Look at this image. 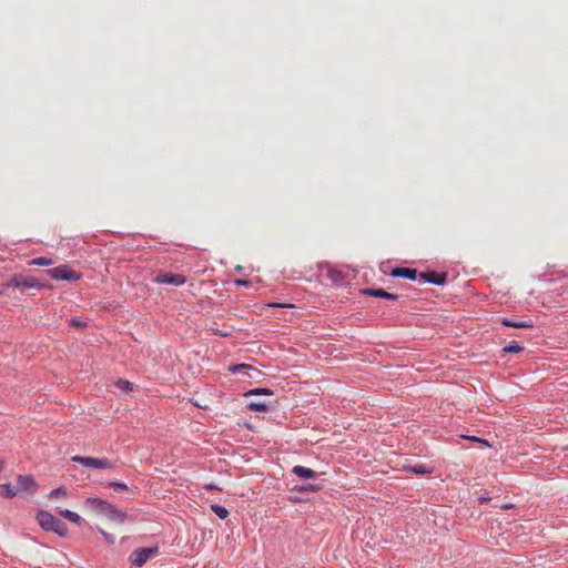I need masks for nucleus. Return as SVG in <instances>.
Returning <instances> with one entry per match:
<instances>
[{"label":"nucleus","mask_w":568,"mask_h":568,"mask_svg":"<svg viewBox=\"0 0 568 568\" xmlns=\"http://www.w3.org/2000/svg\"><path fill=\"white\" fill-rule=\"evenodd\" d=\"M36 280H38V283L43 285L39 290H52L53 288V286L48 282L47 275H44L43 273L41 276H36Z\"/></svg>","instance_id":"nucleus-29"},{"label":"nucleus","mask_w":568,"mask_h":568,"mask_svg":"<svg viewBox=\"0 0 568 568\" xmlns=\"http://www.w3.org/2000/svg\"><path fill=\"white\" fill-rule=\"evenodd\" d=\"M43 286L38 283L36 276H26L23 274H14L9 281H7V287L19 288L21 292L28 288H40Z\"/></svg>","instance_id":"nucleus-4"},{"label":"nucleus","mask_w":568,"mask_h":568,"mask_svg":"<svg viewBox=\"0 0 568 568\" xmlns=\"http://www.w3.org/2000/svg\"><path fill=\"white\" fill-rule=\"evenodd\" d=\"M17 486L20 493H27L28 495H34L39 488L32 475H18Z\"/></svg>","instance_id":"nucleus-8"},{"label":"nucleus","mask_w":568,"mask_h":568,"mask_svg":"<svg viewBox=\"0 0 568 568\" xmlns=\"http://www.w3.org/2000/svg\"><path fill=\"white\" fill-rule=\"evenodd\" d=\"M71 460L73 463L80 464V465H82L84 467H88V468H95V469H98V466H99V458H95V457L77 455V456H73L71 458Z\"/></svg>","instance_id":"nucleus-14"},{"label":"nucleus","mask_w":568,"mask_h":568,"mask_svg":"<svg viewBox=\"0 0 568 568\" xmlns=\"http://www.w3.org/2000/svg\"><path fill=\"white\" fill-rule=\"evenodd\" d=\"M257 395L273 396L274 392L266 387H256V388L248 389L244 393L245 397L257 396Z\"/></svg>","instance_id":"nucleus-19"},{"label":"nucleus","mask_w":568,"mask_h":568,"mask_svg":"<svg viewBox=\"0 0 568 568\" xmlns=\"http://www.w3.org/2000/svg\"><path fill=\"white\" fill-rule=\"evenodd\" d=\"M246 407L252 412H268L273 408V404L266 400L250 402Z\"/></svg>","instance_id":"nucleus-18"},{"label":"nucleus","mask_w":568,"mask_h":568,"mask_svg":"<svg viewBox=\"0 0 568 568\" xmlns=\"http://www.w3.org/2000/svg\"><path fill=\"white\" fill-rule=\"evenodd\" d=\"M245 369H252V371H255V372H257L258 374H261V372H260V371H257L256 368H254L252 365L244 364V363H242V364H235V365H233V366L230 368V371H231L232 373H239V372H242V371H245Z\"/></svg>","instance_id":"nucleus-26"},{"label":"nucleus","mask_w":568,"mask_h":568,"mask_svg":"<svg viewBox=\"0 0 568 568\" xmlns=\"http://www.w3.org/2000/svg\"><path fill=\"white\" fill-rule=\"evenodd\" d=\"M448 278V272L443 271L438 272L435 270H427L424 272H420L419 280L425 283H430L434 285L443 286L446 284Z\"/></svg>","instance_id":"nucleus-7"},{"label":"nucleus","mask_w":568,"mask_h":568,"mask_svg":"<svg viewBox=\"0 0 568 568\" xmlns=\"http://www.w3.org/2000/svg\"><path fill=\"white\" fill-rule=\"evenodd\" d=\"M206 489H220L217 486L210 484L205 486Z\"/></svg>","instance_id":"nucleus-39"},{"label":"nucleus","mask_w":568,"mask_h":568,"mask_svg":"<svg viewBox=\"0 0 568 568\" xmlns=\"http://www.w3.org/2000/svg\"><path fill=\"white\" fill-rule=\"evenodd\" d=\"M235 271L236 272H241V271H243V267L239 265V266L235 267Z\"/></svg>","instance_id":"nucleus-41"},{"label":"nucleus","mask_w":568,"mask_h":568,"mask_svg":"<svg viewBox=\"0 0 568 568\" xmlns=\"http://www.w3.org/2000/svg\"><path fill=\"white\" fill-rule=\"evenodd\" d=\"M388 275L395 278L416 281L419 280L420 272H418L417 268L413 267L395 266L388 272Z\"/></svg>","instance_id":"nucleus-9"},{"label":"nucleus","mask_w":568,"mask_h":568,"mask_svg":"<svg viewBox=\"0 0 568 568\" xmlns=\"http://www.w3.org/2000/svg\"><path fill=\"white\" fill-rule=\"evenodd\" d=\"M322 270L325 268L327 271V277L332 281L335 285H343L346 280V274L331 265L329 263H326L321 267Z\"/></svg>","instance_id":"nucleus-11"},{"label":"nucleus","mask_w":568,"mask_h":568,"mask_svg":"<svg viewBox=\"0 0 568 568\" xmlns=\"http://www.w3.org/2000/svg\"><path fill=\"white\" fill-rule=\"evenodd\" d=\"M67 495V489L64 486H60L58 488H54L50 491L49 494V498L53 499V498H59L61 496H65Z\"/></svg>","instance_id":"nucleus-27"},{"label":"nucleus","mask_w":568,"mask_h":568,"mask_svg":"<svg viewBox=\"0 0 568 568\" xmlns=\"http://www.w3.org/2000/svg\"><path fill=\"white\" fill-rule=\"evenodd\" d=\"M271 307H277V306H282V304H278V303H272L270 304Z\"/></svg>","instance_id":"nucleus-40"},{"label":"nucleus","mask_w":568,"mask_h":568,"mask_svg":"<svg viewBox=\"0 0 568 568\" xmlns=\"http://www.w3.org/2000/svg\"><path fill=\"white\" fill-rule=\"evenodd\" d=\"M29 265L49 266L53 264V260L47 256H39L28 262Z\"/></svg>","instance_id":"nucleus-23"},{"label":"nucleus","mask_w":568,"mask_h":568,"mask_svg":"<svg viewBox=\"0 0 568 568\" xmlns=\"http://www.w3.org/2000/svg\"><path fill=\"white\" fill-rule=\"evenodd\" d=\"M359 293L363 296L377 297L389 301H397L399 298L398 294L387 292L384 288L379 287H365L359 290Z\"/></svg>","instance_id":"nucleus-10"},{"label":"nucleus","mask_w":568,"mask_h":568,"mask_svg":"<svg viewBox=\"0 0 568 568\" xmlns=\"http://www.w3.org/2000/svg\"><path fill=\"white\" fill-rule=\"evenodd\" d=\"M115 386L116 388L123 390V392H130L133 389V383L126 381V379H122V378H119L116 382H115Z\"/></svg>","instance_id":"nucleus-25"},{"label":"nucleus","mask_w":568,"mask_h":568,"mask_svg":"<svg viewBox=\"0 0 568 568\" xmlns=\"http://www.w3.org/2000/svg\"><path fill=\"white\" fill-rule=\"evenodd\" d=\"M524 351V346L518 344L517 342L513 341L508 345L504 346L501 348V353L506 354H518Z\"/></svg>","instance_id":"nucleus-21"},{"label":"nucleus","mask_w":568,"mask_h":568,"mask_svg":"<svg viewBox=\"0 0 568 568\" xmlns=\"http://www.w3.org/2000/svg\"><path fill=\"white\" fill-rule=\"evenodd\" d=\"M321 489H322V485L313 484V483L295 485L293 488V490H295V491H312V493H316Z\"/></svg>","instance_id":"nucleus-20"},{"label":"nucleus","mask_w":568,"mask_h":568,"mask_svg":"<svg viewBox=\"0 0 568 568\" xmlns=\"http://www.w3.org/2000/svg\"><path fill=\"white\" fill-rule=\"evenodd\" d=\"M18 489H14L10 483L2 485L1 496L11 499L18 495Z\"/></svg>","instance_id":"nucleus-22"},{"label":"nucleus","mask_w":568,"mask_h":568,"mask_svg":"<svg viewBox=\"0 0 568 568\" xmlns=\"http://www.w3.org/2000/svg\"><path fill=\"white\" fill-rule=\"evenodd\" d=\"M476 443H479L480 445H484V446H487V447L490 446L487 439L479 438V437L476 438Z\"/></svg>","instance_id":"nucleus-36"},{"label":"nucleus","mask_w":568,"mask_h":568,"mask_svg":"<svg viewBox=\"0 0 568 568\" xmlns=\"http://www.w3.org/2000/svg\"><path fill=\"white\" fill-rule=\"evenodd\" d=\"M402 469L407 473H412L414 475H419V476L430 475L434 471L433 467H429L425 464H416V465L404 464L402 466Z\"/></svg>","instance_id":"nucleus-12"},{"label":"nucleus","mask_w":568,"mask_h":568,"mask_svg":"<svg viewBox=\"0 0 568 568\" xmlns=\"http://www.w3.org/2000/svg\"><path fill=\"white\" fill-rule=\"evenodd\" d=\"M234 283L237 286H245V287H248L252 285V282L250 280H245V278H237L234 281Z\"/></svg>","instance_id":"nucleus-33"},{"label":"nucleus","mask_w":568,"mask_h":568,"mask_svg":"<svg viewBox=\"0 0 568 568\" xmlns=\"http://www.w3.org/2000/svg\"><path fill=\"white\" fill-rule=\"evenodd\" d=\"M159 552V547H141L133 550L129 557V561L136 567H142L146 561Z\"/></svg>","instance_id":"nucleus-5"},{"label":"nucleus","mask_w":568,"mask_h":568,"mask_svg":"<svg viewBox=\"0 0 568 568\" xmlns=\"http://www.w3.org/2000/svg\"><path fill=\"white\" fill-rule=\"evenodd\" d=\"M463 438L471 440V442H476L477 437L476 436H463Z\"/></svg>","instance_id":"nucleus-38"},{"label":"nucleus","mask_w":568,"mask_h":568,"mask_svg":"<svg viewBox=\"0 0 568 568\" xmlns=\"http://www.w3.org/2000/svg\"><path fill=\"white\" fill-rule=\"evenodd\" d=\"M153 282L156 284L181 286L186 283V276L183 274H174L171 272H159L154 276Z\"/></svg>","instance_id":"nucleus-6"},{"label":"nucleus","mask_w":568,"mask_h":568,"mask_svg":"<svg viewBox=\"0 0 568 568\" xmlns=\"http://www.w3.org/2000/svg\"><path fill=\"white\" fill-rule=\"evenodd\" d=\"M210 508L220 519H226L230 514L224 506L217 504H212Z\"/></svg>","instance_id":"nucleus-24"},{"label":"nucleus","mask_w":568,"mask_h":568,"mask_svg":"<svg viewBox=\"0 0 568 568\" xmlns=\"http://www.w3.org/2000/svg\"><path fill=\"white\" fill-rule=\"evenodd\" d=\"M214 334L217 335V336H221V337H227L230 336V333H223V331H214Z\"/></svg>","instance_id":"nucleus-37"},{"label":"nucleus","mask_w":568,"mask_h":568,"mask_svg":"<svg viewBox=\"0 0 568 568\" xmlns=\"http://www.w3.org/2000/svg\"><path fill=\"white\" fill-rule=\"evenodd\" d=\"M57 511L61 517H63L64 519L73 523L78 526H82L85 523L81 516H79L77 513H74L72 510L57 508Z\"/></svg>","instance_id":"nucleus-15"},{"label":"nucleus","mask_w":568,"mask_h":568,"mask_svg":"<svg viewBox=\"0 0 568 568\" xmlns=\"http://www.w3.org/2000/svg\"><path fill=\"white\" fill-rule=\"evenodd\" d=\"M84 506L99 515L105 516L109 520L123 524L128 518V514L119 509L115 505L99 497H89L84 500Z\"/></svg>","instance_id":"nucleus-1"},{"label":"nucleus","mask_w":568,"mask_h":568,"mask_svg":"<svg viewBox=\"0 0 568 568\" xmlns=\"http://www.w3.org/2000/svg\"><path fill=\"white\" fill-rule=\"evenodd\" d=\"M70 325L75 327V328H84L87 326V323L82 322L80 320H77V318H71L70 320Z\"/></svg>","instance_id":"nucleus-31"},{"label":"nucleus","mask_w":568,"mask_h":568,"mask_svg":"<svg viewBox=\"0 0 568 568\" xmlns=\"http://www.w3.org/2000/svg\"><path fill=\"white\" fill-rule=\"evenodd\" d=\"M105 486L108 488L113 489L114 493H119V494L125 493L129 495L133 494V490L126 484H124L122 481L108 480V481H105Z\"/></svg>","instance_id":"nucleus-17"},{"label":"nucleus","mask_w":568,"mask_h":568,"mask_svg":"<svg viewBox=\"0 0 568 568\" xmlns=\"http://www.w3.org/2000/svg\"><path fill=\"white\" fill-rule=\"evenodd\" d=\"M292 473L300 478L313 479L317 477V473L308 467L296 465L293 467Z\"/></svg>","instance_id":"nucleus-16"},{"label":"nucleus","mask_w":568,"mask_h":568,"mask_svg":"<svg viewBox=\"0 0 568 568\" xmlns=\"http://www.w3.org/2000/svg\"><path fill=\"white\" fill-rule=\"evenodd\" d=\"M36 520L43 531L54 532L62 538L69 536L67 524L48 510L39 509L36 514Z\"/></svg>","instance_id":"nucleus-2"},{"label":"nucleus","mask_w":568,"mask_h":568,"mask_svg":"<svg viewBox=\"0 0 568 568\" xmlns=\"http://www.w3.org/2000/svg\"><path fill=\"white\" fill-rule=\"evenodd\" d=\"M501 325L514 328H532L535 326L531 320L521 321L515 318L503 317L500 320Z\"/></svg>","instance_id":"nucleus-13"},{"label":"nucleus","mask_w":568,"mask_h":568,"mask_svg":"<svg viewBox=\"0 0 568 568\" xmlns=\"http://www.w3.org/2000/svg\"><path fill=\"white\" fill-rule=\"evenodd\" d=\"M43 274L55 281L73 283L82 278V273L74 271L68 264H61L57 267L44 270Z\"/></svg>","instance_id":"nucleus-3"},{"label":"nucleus","mask_w":568,"mask_h":568,"mask_svg":"<svg viewBox=\"0 0 568 568\" xmlns=\"http://www.w3.org/2000/svg\"><path fill=\"white\" fill-rule=\"evenodd\" d=\"M491 500V497L489 496V493L485 490L481 495L478 496V501L480 504H486Z\"/></svg>","instance_id":"nucleus-32"},{"label":"nucleus","mask_w":568,"mask_h":568,"mask_svg":"<svg viewBox=\"0 0 568 568\" xmlns=\"http://www.w3.org/2000/svg\"><path fill=\"white\" fill-rule=\"evenodd\" d=\"M10 288L11 287H7V282L3 283L0 287V295L7 294Z\"/></svg>","instance_id":"nucleus-34"},{"label":"nucleus","mask_w":568,"mask_h":568,"mask_svg":"<svg viewBox=\"0 0 568 568\" xmlns=\"http://www.w3.org/2000/svg\"><path fill=\"white\" fill-rule=\"evenodd\" d=\"M476 443H479L480 445H484V446H487V447L490 446L487 439L479 438V437L476 438Z\"/></svg>","instance_id":"nucleus-35"},{"label":"nucleus","mask_w":568,"mask_h":568,"mask_svg":"<svg viewBox=\"0 0 568 568\" xmlns=\"http://www.w3.org/2000/svg\"><path fill=\"white\" fill-rule=\"evenodd\" d=\"M114 467V462L109 458H99L98 469H112Z\"/></svg>","instance_id":"nucleus-28"},{"label":"nucleus","mask_w":568,"mask_h":568,"mask_svg":"<svg viewBox=\"0 0 568 568\" xmlns=\"http://www.w3.org/2000/svg\"><path fill=\"white\" fill-rule=\"evenodd\" d=\"M98 531L102 535L103 539L109 544L113 545L115 542V538L112 534L106 532L102 528H98Z\"/></svg>","instance_id":"nucleus-30"}]
</instances>
